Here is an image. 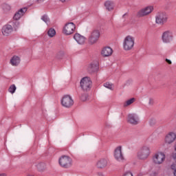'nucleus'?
Wrapping results in <instances>:
<instances>
[{"label":"nucleus","mask_w":176,"mask_h":176,"mask_svg":"<svg viewBox=\"0 0 176 176\" xmlns=\"http://www.w3.org/2000/svg\"><path fill=\"white\" fill-rule=\"evenodd\" d=\"M135 45V38L131 35H128L124 38L122 47L125 52H130L134 49Z\"/></svg>","instance_id":"1"},{"label":"nucleus","mask_w":176,"mask_h":176,"mask_svg":"<svg viewBox=\"0 0 176 176\" xmlns=\"http://www.w3.org/2000/svg\"><path fill=\"white\" fill-rule=\"evenodd\" d=\"M151 155V147L148 145H143L138 151V158L140 160H146Z\"/></svg>","instance_id":"2"},{"label":"nucleus","mask_w":176,"mask_h":176,"mask_svg":"<svg viewBox=\"0 0 176 176\" xmlns=\"http://www.w3.org/2000/svg\"><path fill=\"white\" fill-rule=\"evenodd\" d=\"M76 30V25L72 22L67 23L63 28V34L67 36L72 35Z\"/></svg>","instance_id":"3"},{"label":"nucleus","mask_w":176,"mask_h":176,"mask_svg":"<svg viewBox=\"0 0 176 176\" xmlns=\"http://www.w3.org/2000/svg\"><path fill=\"white\" fill-rule=\"evenodd\" d=\"M58 163L63 168H69L72 166V158L68 155H63L59 158Z\"/></svg>","instance_id":"4"},{"label":"nucleus","mask_w":176,"mask_h":176,"mask_svg":"<svg viewBox=\"0 0 176 176\" xmlns=\"http://www.w3.org/2000/svg\"><path fill=\"white\" fill-rule=\"evenodd\" d=\"M166 160V154L160 151L154 154L153 156V163L154 164L160 165L164 163Z\"/></svg>","instance_id":"5"},{"label":"nucleus","mask_w":176,"mask_h":176,"mask_svg":"<svg viewBox=\"0 0 176 176\" xmlns=\"http://www.w3.org/2000/svg\"><path fill=\"white\" fill-rule=\"evenodd\" d=\"M163 43H171L174 41V33L171 30H166L162 34Z\"/></svg>","instance_id":"6"},{"label":"nucleus","mask_w":176,"mask_h":176,"mask_svg":"<svg viewBox=\"0 0 176 176\" xmlns=\"http://www.w3.org/2000/svg\"><path fill=\"white\" fill-rule=\"evenodd\" d=\"M60 103L64 108H71L74 105V99L72 96L65 95L62 97Z\"/></svg>","instance_id":"7"},{"label":"nucleus","mask_w":176,"mask_h":176,"mask_svg":"<svg viewBox=\"0 0 176 176\" xmlns=\"http://www.w3.org/2000/svg\"><path fill=\"white\" fill-rule=\"evenodd\" d=\"M80 87L84 91H89L91 89V80L89 77H84L80 80Z\"/></svg>","instance_id":"8"},{"label":"nucleus","mask_w":176,"mask_h":176,"mask_svg":"<svg viewBox=\"0 0 176 176\" xmlns=\"http://www.w3.org/2000/svg\"><path fill=\"white\" fill-rule=\"evenodd\" d=\"M153 12V6H146L142 9H140L138 12V17H146V16H149L151 13Z\"/></svg>","instance_id":"9"},{"label":"nucleus","mask_w":176,"mask_h":176,"mask_svg":"<svg viewBox=\"0 0 176 176\" xmlns=\"http://www.w3.org/2000/svg\"><path fill=\"white\" fill-rule=\"evenodd\" d=\"M114 158L120 163L124 162V155L122 151V146H118L114 150Z\"/></svg>","instance_id":"10"},{"label":"nucleus","mask_w":176,"mask_h":176,"mask_svg":"<svg viewBox=\"0 0 176 176\" xmlns=\"http://www.w3.org/2000/svg\"><path fill=\"white\" fill-rule=\"evenodd\" d=\"M100 38V32L98 30H94L88 38L89 45H94L97 43Z\"/></svg>","instance_id":"11"},{"label":"nucleus","mask_w":176,"mask_h":176,"mask_svg":"<svg viewBox=\"0 0 176 176\" xmlns=\"http://www.w3.org/2000/svg\"><path fill=\"white\" fill-rule=\"evenodd\" d=\"M127 122L133 126H137L140 123V117L135 113H130L128 115Z\"/></svg>","instance_id":"12"},{"label":"nucleus","mask_w":176,"mask_h":176,"mask_svg":"<svg viewBox=\"0 0 176 176\" xmlns=\"http://www.w3.org/2000/svg\"><path fill=\"white\" fill-rule=\"evenodd\" d=\"M175 140L176 133L174 131H170L165 135L164 142L168 145H171V144H173Z\"/></svg>","instance_id":"13"},{"label":"nucleus","mask_w":176,"mask_h":176,"mask_svg":"<svg viewBox=\"0 0 176 176\" xmlns=\"http://www.w3.org/2000/svg\"><path fill=\"white\" fill-rule=\"evenodd\" d=\"M167 15L164 13H160L155 17V23L157 24H160V25H163L165 23H167L168 20Z\"/></svg>","instance_id":"14"},{"label":"nucleus","mask_w":176,"mask_h":176,"mask_svg":"<svg viewBox=\"0 0 176 176\" xmlns=\"http://www.w3.org/2000/svg\"><path fill=\"white\" fill-rule=\"evenodd\" d=\"M109 166V160L107 158H100L96 162V167L98 168H105Z\"/></svg>","instance_id":"15"},{"label":"nucleus","mask_w":176,"mask_h":176,"mask_svg":"<svg viewBox=\"0 0 176 176\" xmlns=\"http://www.w3.org/2000/svg\"><path fill=\"white\" fill-rule=\"evenodd\" d=\"M74 39L77 42L78 45H85L86 42V37L85 36L76 33L74 36Z\"/></svg>","instance_id":"16"},{"label":"nucleus","mask_w":176,"mask_h":176,"mask_svg":"<svg viewBox=\"0 0 176 176\" xmlns=\"http://www.w3.org/2000/svg\"><path fill=\"white\" fill-rule=\"evenodd\" d=\"M112 53H113V51L109 47H104L101 50L102 57H109V56H112Z\"/></svg>","instance_id":"17"},{"label":"nucleus","mask_w":176,"mask_h":176,"mask_svg":"<svg viewBox=\"0 0 176 176\" xmlns=\"http://www.w3.org/2000/svg\"><path fill=\"white\" fill-rule=\"evenodd\" d=\"M13 32V28L10 25H4L2 28L3 35L8 36L10 34H12Z\"/></svg>","instance_id":"18"},{"label":"nucleus","mask_w":176,"mask_h":176,"mask_svg":"<svg viewBox=\"0 0 176 176\" xmlns=\"http://www.w3.org/2000/svg\"><path fill=\"white\" fill-rule=\"evenodd\" d=\"M87 70L89 72H96L98 70V62H92L88 65Z\"/></svg>","instance_id":"19"},{"label":"nucleus","mask_w":176,"mask_h":176,"mask_svg":"<svg viewBox=\"0 0 176 176\" xmlns=\"http://www.w3.org/2000/svg\"><path fill=\"white\" fill-rule=\"evenodd\" d=\"M21 61V59L20 58V57L17 56H14L11 58L10 63L11 64V65H12V67H19Z\"/></svg>","instance_id":"20"},{"label":"nucleus","mask_w":176,"mask_h":176,"mask_svg":"<svg viewBox=\"0 0 176 176\" xmlns=\"http://www.w3.org/2000/svg\"><path fill=\"white\" fill-rule=\"evenodd\" d=\"M27 12V9L25 8H21L18 12H16L14 16V20H20L23 16H24V13Z\"/></svg>","instance_id":"21"},{"label":"nucleus","mask_w":176,"mask_h":176,"mask_svg":"<svg viewBox=\"0 0 176 176\" xmlns=\"http://www.w3.org/2000/svg\"><path fill=\"white\" fill-rule=\"evenodd\" d=\"M104 7L108 12H112L115 8V3L112 1H107L104 3Z\"/></svg>","instance_id":"22"},{"label":"nucleus","mask_w":176,"mask_h":176,"mask_svg":"<svg viewBox=\"0 0 176 176\" xmlns=\"http://www.w3.org/2000/svg\"><path fill=\"white\" fill-rule=\"evenodd\" d=\"M172 157L175 162L170 165V170H172L173 175L176 176V153L172 155Z\"/></svg>","instance_id":"23"},{"label":"nucleus","mask_w":176,"mask_h":176,"mask_svg":"<svg viewBox=\"0 0 176 176\" xmlns=\"http://www.w3.org/2000/svg\"><path fill=\"white\" fill-rule=\"evenodd\" d=\"M135 102V98H131V99H129L126 101H125L123 104V106L124 107H130V105H131V104H133Z\"/></svg>","instance_id":"24"},{"label":"nucleus","mask_w":176,"mask_h":176,"mask_svg":"<svg viewBox=\"0 0 176 176\" xmlns=\"http://www.w3.org/2000/svg\"><path fill=\"white\" fill-rule=\"evenodd\" d=\"M16 89H17V87H16V85L14 84H13V85L10 86V87L8 89V91L11 94H14V93L16 92Z\"/></svg>","instance_id":"25"},{"label":"nucleus","mask_w":176,"mask_h":176,"mask_svg":"<svg viewBox=\"0 0 176 176\" xmlns=\"http://www.w3.org/2000/svg\"><path fill=\"white\" fill-rule=\"evenodd\" d=\"M47 35L50 36V38H53L56 35V30L53 28L49 29L47 31Z\"/></svg>","instance_id":"26"},{"label":"nucleus","mask_w":176,"mask_h":176,"mask_svg":"<svg viewBox=\"0 0 176 176\" xmlns=\"http://www.w3.org/2000/svg\"><path fill=\"white\" fill-rule=\"evenodd\" d=\"M104 87H106V89H109V90H113V84L111 82H105L104 84Z\"/></svg>","instance_id":"27"},{"label":"nucleus","mask_w":176,"mask_h":176,"mask_svg":"<svg viewBox=\"0 0 176 176\" xmlns=\"http://www.w3.org/2000/svg\"><path fill=\"white\" fill-rule=\"evenodd\" d=\"M2 8L4 12H9V10L11 9V7L9 4L4 3L2 5Z\"/></svg>","instance_id":"28"},{"label":"nucleus","mask_w":176,"mask_h":176,"mask_svg":"<svg viewBox=\"0 0 176 176\" xmlns=\"http://www.w3.org/2000/svg\"><path fill=\"white\" fill-rule=\"evenodd\" d=\"M41 20H43V21H44V23H46V24H47V23H49V17H47V16L44 15L41 17Z\"/></svg>","instance_id":"29"},{"label":"nucleus","mask_w":176,"mask_h":176,"mask_svg":"<svg viewBox=\"0 0 176 176\" xmlns=\"http://www.w3.org/2000/svg\"><path fill=\"white\" fill-rule=\"evenodd\" d=\"M81 100L82 101H86L87 100V94H84L81 96Z\"/></svg>","instance_id":"30"},{"label":"nucleus","mask_w":176,"mask_h":176,"mask_svg":"<svg viewBox=\"0 0 176 176\" xmlns=\"http://www.w3.org/2000/svg\"><path fill=\"white\" fill-rule=\"evenodd\" d=\"M156 123V120L155 119H151L149 122L150 126H153Z\"/></svg>","instance_id":"31"},{"label":"nucleus","mask_w":176,"mask_h":176,"mask_svg":"<svg viewBox=\"0 0 176 176\" xmlns=\"http://www.w3.org/2000/svg\"><path fill=\"white\" fill-rule=\"evenodd\" d=\"M123 176H133V173H131V172H127L124 173Z\"/></svg>","instance_id":"32"},{"label":"nucleus","mask_w":176,"mask_h":176,"mask_svg":"<svg viewBox=\"0 0 176 176\" xmlns=\"http://www.w3.org/2000/svg\"><path fill=\"white\" fill-rule=\"evenodd\" d=\"M148 104L150 105H153V98H149L148 100Z\"/></svg>","instance_id":"33"},{"label":"nucleus","mask_w":176,"mask_h":176,"mask_svg":"<svg viewBox=\"0 0 176 176\" xmlns=\"http://www.w3.org/2000/svg\"><path fill=\"white\" fill-rule=\"evenodd\" d=\"M165 61H166L168 64H172V62H171V60H170V59L166 58V59L165 60Z\"/></svg>","instance_id":"34"},{"label":"nucleus","mask_w":176,"mask_h":176,"mask_svg":"<svg viewBox=\"0 0 176 176\" xmlns=\"http://www.w3.org/2000/svg\"><path fill=\"white\" fill-rule=\"evenodd\" d=\"M69 1H71V0H60V1L63 2V3H65L67 2H69Z\"/></svg>","instance_id":"35"},{"label":"nucleus","mask_w":176,"mask_h":176,"mask_svg":"<svg viewBox=\"0 0 176 176\" xmlns=\"http://www.w3.org/2000/svg\"><path fill=\"white\" fill-rule=\"evenodd\" d=\"M98 176H104V175L102 173H98Z\"/></svg>","instance_id":"36"},{"label":"nucleus","mask_w":176,"mask_h":176,"mask_svg":"<svg viewBox=\"0 0 176 176\" xmlns=\"http://www.w3.org/2000/svg\"><path fill=\"white\" fill-rule=\"evenodd\" d=\"M45 0H38V2H43Z\"/></svg>","instance_id":"37"},{"label":"nucleus","mask_w":176,"mask_h":176,"mask_svg":"<svg viewBox=\"0 0 176 176\" xmlns=\"http://www.w3.org/2000/svg\"><path fill=\"white\" fill-rule=\"evenodd\" d=\"M0 176H5V174H0Z\"/></svg>","instance_id":"38"}]
</instances>
